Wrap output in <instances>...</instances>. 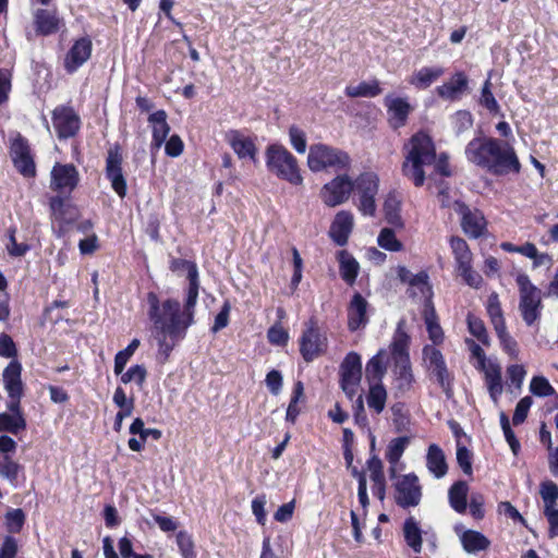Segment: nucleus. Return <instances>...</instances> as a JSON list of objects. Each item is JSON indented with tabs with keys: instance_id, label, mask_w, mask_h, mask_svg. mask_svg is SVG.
Instances as JSON below:
<instances>
[{
	"instance_id": "61",
	"label": "nucleus",
	"mask_w": 558,
	"mask_h": 558,
	"mask_svg": "<svg viewBox=\"0 0 558 558\" xmlns=\"http://www.w3.org/2000/svg\"><path fill=\"white\" fill-rule=\"evenodd\" d=\"M457 462L466 475L472 474V453L464 446H458L457 448Z\"/></svg>"
},
{
	"instance_id": "7",
	"label": "nucleus",
	"mask_w": 558,
	"mask_h": 558,
	"mask_svg": "<svg viewBox=\"0 0 558 558\" xmlns=\"http://www.w3.org/2000/svg\"><path fill=\"white\" fill-rule=\"evenodd\" d=\"M519 288V311L527 326H532L541 318L543 292L534 286L526 274H519L515 278Z\"/></svg>"
},
{
	"instance_id": "8",
	"label": "nucleus",
	"mask_w": 558,
	"mask_h": 558,
	"mask_svg": "<svg viewBox=\"0 0 558 558\" xmlns=\"http://www.w3.org/2000/svg\"><path fill=\"white\" fill-rule=\"evenodd\" d=\"M300 354L307 363L324 355L328 349L327 336L319 328L317 320L312 317L306 322L305 328L300 337Z\"/></svg>"
},
{
	"instance_id": "35",
	"label": "nucleus",
	"mask_w": 558,
	"mask_h": 558,
	"mask_svg": "<svg viewBox=\"0 0 558 558\" xmlns=\"http://www.w3.org/2000/svg\"><path fill=\"white\" fill-rule=\"evenodd\" d=\"M463 549L468 554H476L488 549L490 541L481 532L468 530L460 537Z\"/></svg>"
},
{
	"instance_id": "25",
	"label": "nucleus",
	"mask_w": 558,
	"mask_h": 558,
	"mask_svg": "<svg viewBox=\"0 0 558 558\" xmlns=\"http://www.w3.org/2000/svg\"><path fill=\"white\" fill-rule=\"evenodd\" d=\"M169 268L172 272H181L186 271L189 279V288L186 293L189 294L190 303L194 300V298H198V269L194 262L182 259V258H172L170 260Z\"/></svg>"
},
{
	"instance_id": "56",
	"label": "nucleus",
	"mask_w": 558,
	"mask_h": 558,
	"mask_svg": "<svg viewBox=\"0 0 558 558\" xmlns=\"http://www.w3.org/2000/svg\"><path fill=\"white\" fill-rule=\"evenodd\" d=\"M25 523V513L22 509H12L5 513V526L11 533H19Z\"/></svg>"
},
{
	"instance_id": "63",
	"label": "nucleus",
	"mask_w": 558,
	"mask_h": 558,
	"mask_svg": "<svg viewBox=\"0 0 558 558\" xmlns=\"http://www.w3.org/2000/svg\"><path fill=\"white\" fill-rule=\"evenodd\" d=\"M231 311V304L229 301H225L220 312L215 317V323L211 327L214 333L226 328L229 324V315Z\"/></svg>"
},
{
	"instance_id": "31",
	"label": "nucleus",
	"mask_w": 558,
	"mask_h": 558,
	"mask_svg": "<svg viewBox=\"0 0 558 558\" xmlns=\"http://www.w3.org/2000/svg\"><path fill=\"white\" fill-rule=\"evenodd\" d=\"M148 122L153 129V145L156 148H160L170 133V126L167 122V112L165 110H158L151 113L148 117Z\"/></svg>"
},
{
	"instance_id": "10",
	"label": "nucleus",
	"mask_w": 558,
	"mask_h": 558,
	"mask_svg": "<svg viewBox=\"0 0 558 558\" xmlns=\"http://www.w3.org/2000/svg\"><path fill=\"white\" fill-rule=\"evenodd\" d=\"M353 183L359 197V210L365 216H374L376 213L375 197L379 187L378 175L374 172H364Z\"/></svg>"
},
{
	"instance_id": "40",
	"label": "nucleus",
	"mask_w": 558,
	"mask_h": 558,
	"mask_svg": "<svg viewBox=\"0 0 558 558\" xmlns=\"http://www.w3.org/2000/svg\"><path fill=\"white\" fill-rule=\"evenodd\" d=\"M450 246L454 255L457 270L462 267L472 265V253L468 243L463 239L459 236H452L450 240Z\"/></svg>"
},
{
	"instance_id": "59",
	"label": "nucleus",
	"mask_w": 558,
	"mask_h": 558,
	"mask_svg": "<svg viewBox=\"0 0 558 558\" xmlns=\"http://www.w3.org/2000/svg\"><path fill=\"white\" fill-rule=\"evenodd\" d=\"M289 137L292 147L299 154H304L306 150V135L300 128L292 125L289 129Z\"/></svg>"
},
{
	"instance_id": "38",
	"label": "nucleus",
	"mask_w": 558,
	"mask_h": 558,
	"mask_svg": "<svg viewBox=\"0 0 558 558\" xmlns=\"http://www.w3.org/2000/svg\"><path fill=\"white\" fill-rule=\"evenodd\" d=\"M469 486L464 481L456 482L448 492L449 502L453 510L464 513L468 507Z\"/></svg>"
},
{
	"instance_id": "5",
	"label": "nucleus",
	"mask_w": 558,
	"mask_h": 558,
	"mask_svg": "<svg viewBox=\"0 0 558 558\" xmlns=\"http://www.w3.org/2000/svg\"><path fill=\"white\" fill-rule=\"evenodd\" d=\"M265 155L266 166L276 177L292 185L303 183L298 160L284 146L271 144L267 147Z\"/></svg>"
},
{
	"instance_id": "51",
	"label": "nucleus",
	"mask_w": 558,
	"mask_h": 558,
	"mask_svg": "<svg viewBox=\"0 0 558 558\" xmlns=\"http://www.w3.org/2000/svg\"><path fill=\"white\" fill-rule=\"evenodd\" d=\"M21 470L22 465L15 462L11 456H4L0 460V475L9 480L12 484L17 481Z\"/></svg>"
},
{
	"instance_id": "57",
	"label": "nucleus",
	"mask_w": 558,
	"mask_h": 558,
	"mask_svg": "<svg viewBox=\"0 0 558 558\" xmlns=\"http://www.w3.org/2000/svg\"><path fill=\"white\" fill-rule=\"evenodd\" d=\"M492 83L490 80H486L482 87L480 104L489 110L492 113H497L500 109L495 96L492 93Z\"/></svg>"
},
{
	"instance_id": "33",
	"label": "nucleus",
	"mask_w": 558,
	"mask_h": 558,
	"mask_svg": "<svg viewBox=\"0 0 558 558\" xmlns=\"http://www.w3.org/2000/svg\"><path fill=\"white\" fill-rule=\"evenodd\" d=\"M337 258L339 262V271L341 278L349 286L354 284L360 270L357 260L345 250L338 252Z\"/></svg>"
},
{
	"instance_id": "53",
	"label": "nucleus",
	"mask_w": 558,
	"mask_h": 558,
	"mask_svg": "<svg viewBox=\"0 0 558 558\" xmlns=\"http://www.w3.org/2000/svg\"><path fill=\"white\" fill-rule=\"evenodd\" d=\"M147 377V371L144 365H133L125 373L121 374V381L123 384H129L131 381H135L140 388L143 387Z\"/></svg>"
},
{
	"instance_id": "37",
	"label": "nucleus",
	"mask_w": 558,
	"mask_h": 558,
	"mask_svg": "<svg viewBox=\"0 0 558 558\" xmlns=\"http://www.w3.org/2000/svg\"><path fill=\"white\" fill-rule=\"evenodd\" d=\"M387 372L385 364V351L380 350L366 364L365 375L371 384L383 383V378Z\"/></svg>"
},
{
	"instance_id": "50",
	"label": "nucleus",
	"mask_w": 558,
	"mask_h": 558,
	"mask_svg": "<svg viewBox=\"0 0 558 558\" xmlns=\"http://www.w3.org/2000/svg\"><path fill=\"white\" fill-rule=\"evenodd\" d=\"M539 494L544 501V509L556 507L558 500V485L553 481H544L539 487Z\"/></svg>"
},
{
	"instance_id": "34",
	"label": "nucleus",
	"mask_w": 558,
	"mask_h": 558,
	"mask_svg": "<svg viewBox=\"0 0 558 558\" xmlns=\"http://www.w3.org/2000/svg\"><path fill=\"white\" fill-rule=\"evenodd\" d=\"M407 293L410 298H416L417 295L424 298V304H427L428 301L433 302L434 293L427 271L422 270L413 277Z\"/></svg>"
},
{
	"instance_id": "3",
	"label": "nucleus",
	"mask_w": 558,
	"mask_h": 558,
	"mask_svg": "<svg viewBox=\"0 0 558 558\" xmlns=\"http://www.w3.org/2000/svg\"><path fill=\"white\" fill-rule=\"evenodd\" d=\"M403 150L402 174L420 187L426 179L425 167L436 161V146L428 134L417 132L411 136Z\"/></svg>"
},
{
	"instance_id": "27",
	"label": "nucleus",
	"mask_w": 558,
	"mask_h": 558,
	"mask_svg": "<svg viewBox=\"0 0 558 558\" xmlns=\"http://www.w3.org/2000/svg\"><path fill=\"white\" fill-rule=\"evenodd\" d=\"M227 141L240 159L255 160L257 149L250 137L244 136L240 131L232 130L227 134Z\"/></svg>"
},
{
	"instance_id": "49",
	"label": "nucleus",
	"mask_w": 558,
	"mask_h": 558,
	"mask_svg": "<svg viewBox=\"0 0 558 558\" xmlns=\"http://www.w3.org/2000/svg\"><path fill=\"white\" fill-rule=\"evenodd\" d=\"M140 347V340L133 339L130 344L124 349L119 351L114 356V374L120 375L122 374L126 363L131 359V356L134 354L136 349Z\"/></svg>"
},
{
	"instance_id": "9",
	"label": "nucleus",
	"mask_w": 558,
	"mask_h": 558,
	"mask_svg": "<svg viewBox=\"0 0 558 558\" xmlns=\"http://www.w3.org/2000/svg\"><path fill=\"white\" fill-rule=\"evenodd\" d=\"M22 365L17 360H12L2 373L3 385L8 392L7 413L24 414L21 407V399L24 395V385L21 379Z\"/></svg>"
},
{
	"instance_id": "17",
	"label": "nucleus",
	"mask_w": 558,
	"mask_h": 558,
	"mask_svg": "<svg viewBox=\"0 0 558 558\" xmlns=\"http://www.w3.org/2000/svg\"><path fill=\"white\" fill-rule=\"evenodd\" d=\"M10 153L14 167L25 178L35 177L36 167L26 138L19 134L11 144Z\"/></svg>"
},
{
	"instance_id": "48",
	"label": "nucleus",
	"mask_w": 558,
	"mask_h": 558,
	"mask_svg": "<svg viewBox=\"0 0 558 558\" xmlns=\"http://www.w3.org/2000/svg\"><path fill=\"white\" fill-rule=\"evenodd\" d=\"M466 322L470 333L474 336L484 345H489V336L487 333L484 322L472 314L468 315Z\"/></svg>"
},
{
	"instance_id": "54",
	"label": "nucleus",
	"mask_w": 558,
	"mask_h": 558,
	"mask_svg": "<svg viewBox=\"0 0 558 558\" xmlns=\"http://www.w3.org/2000/svg\"><path fill=\"white\" fill-rule=\"evenodd\" d=\"M392 413V422L397 432H403L408 429L410 424V417L404 409V404L401 402H397L390 408Z\"/></svg>"
},
{
	"instance_id": "28",
	"label": "nucleus",
	"mask_w": 558,
	"mask_h": 558,
	"mask_svg": "<svg viewBox=\"0 0 558 558\" xmlns=\"http://www.w3.org/2000/svg\"><path fill=\"white\" fill-rule=\"evenodd\" d=\"M392 376L398 391L402 393L410 391L415 381L411 361L393 362Z\"/></svg>"
},
{
	"instance_id": "16",
	"label": "nucleus",
	"mask_w": 558,
	"mask_h": 558,
	"mask_svg": "<svg viewBox=\"0 0 558 558\" xmlns=\"http://www.w3.org/2000/svg\"><path fill=\"white\" fill-rule=\"evenodd\" d=\"M52 123L60 140L77 134L81 128L80 116L70 106H58L52 111Z\"/></svg>"
},
{
	"instance_id": "55",
	"label": "nucleus",
	"mask_w": 558,
	"mask_h": 558,
	"mask_svg": "<svg viewBox=\"0 0 558 558\" xmlns=\"http://www.w3.org/2000/svg\"><path fill=\"white\" fill-rule=\"evenodd\" d=\"M530 391L537 397H548L556 393L554 387L544 376H534L532 378Z\"/></svg>"
},
{
	"instance_id": "60",
	"label": "nucleus",
	"mask_w": 558,
	"mask_h": 558,
	"mask_svg": "<svg viewBox=\"0 0 558 558\" xmlns=\"http://www.w3.org/2000/svg\"><path fill=\"white\" fill-rule=\"evenodd\" d=\"M532 403L533 400L531 397H524L517 403L512 416V422L514 425L522 424L525 421Z\"/></svg>"
},
{
	"instance_id": "11",
	"label": "nucleus",
	"mask_w": 558,
	"mask_h": 558,
	"mask_svg": "<svg viewBox=\"0 0 558 558\" xmlns=\"http://www.w3.org/2000/svg\"><path fill=\"white\" fill-rule=\"evenodd\" d=\"M422 355L427 371L436 378L444 392L449 397L452 391L453 377L447 367L442 353L436 347L426 344L422 350Z\"/></svg>"
},
{
	"instance_id": "18",
	"label": "nucleus",
	"mask_w": 558,
	"mask_h": 558,
	"mask_svg": "<svg viewBox=\"0 0 558 558\" xmlns=\"http://www.w3.org/2000/svg\"><path fill=\"white\" fill-rule=\"evenodd\" d=\"M92 40L88 37H82L74 41L64 58V69L69 74L74 73L81 68L92 54Z\"/></svg>"
},
{
	"instance_id": "46",
	"label": "nucleus",
	"mask_w": 558,
	"mask_h": 558,
	"mask_svg": "<svg viewBox=\"0 0 558 558\" xmlns=\"http://www.w3.org/2000/svg\"><path fill=\"white\" fill-rule=\"evenodd\" d=\"M487 313L495 328L506 325L502 308L497 293H492L487 300Z\"/></svg>"
},
{
	"instance_id": "58",
	"label": "nucleus",
	"mask_w": 558,
	"mask_h": 558,
	"mask_svg": "<svg viewBox=\"0 0 558 558\" xmlns=\"http://www.w3.org/2000/svg\"><path fill=\"white\" fill-rule=\"evenodd\" d=\"M177 543L183 558H195L194 543L187 532L180 531L177 534Z\"/></svg>"
},
{
	"instance_id": "64",
	"label": "nucleus",
	"mask_w": 558,
	"mask_h": 558,
	"mask_svg": "<svg viewBox=\"0 0 558 558\" xmlns=\"http://www.w3.org/2000/svg\"><path fill=\"white\" fill-rule=\"evenodd\" d=\"M458 271L466 284L476 289L481 287L483 282L482 276L472 268V265L462 267Z\"/></svg>"
},
{
	"instance_id": "52",
	"label": "nucleus",
	"mask_w": 558,
	"mask_h": 558,
	"mask_svg": "<svg viewBox=\"0 0 558 558\" xmlns=\"http://www.w3.org/2000/svg\"><path fill=\"white\" fill-rule=\"evenodd\" d=\"M378 245L390 252H399L402 250V243L397 239L395 231L384 228L377 239Z\"/></svg>"
},
{
	"instance_id": "26",
	"label": "nucleus",
	"mask_w": 558,
	"mask_h": 558,
	"mask_svg": "<svg viewBox=\"0 0 558 558\" xmlns=\"http://www.w3.org/2000/svg\"><path fill=\"white\" fill-rule=\"evenodd\" d=\"M422 316L424 319V323L426 325V330L428 333L429 340L433 342L432 345H438L444 342L445 335L444 330L439 324V318L436 313L435 306L433 302H429L427 304H424Z\"/></svg>"
},
{
	"instance_id": "20",
	"label": "nucleus",
	"mask_w": 558,
	"mask_h": 558,
	"mask_svg": "<svg viewBox=\"0 0 558 558\" xmlns=\"http://www.w3.org/2000/svg\"><path fill=\"white\" fill-rule=\"evenodd\" d=\"M469 89V78L462 71L456 72L447 82L436 88L438 96L445 100H459Z\"/></svg>"
},
{
	"instance_id": "29",
	"label": "nucleus",
	"mask_w": 558,
	"mask_h": 558,
	"mask_svg": "<svg viewBox=\"0 0 558 558\" xmlns=\"http://www.w3.org/2000/svg\"><path fill=\"white\" fill-rule=\"evenodd\" d=\"M34 19L37 33L44 36L58 32L61 24L56 10L38 9Z\"/></svg>"
},
{
	"instance_id": "12",
	"label": "nucleus",
	"mask_w": 558,
	"mask_h": 558,
	"mask_svg": "<svg viewBox=\"0 0 558 558\" xmlns=\"http://www.w3.org/2000/svg\"><path fill=\"white\" fill-rule=\"evenodd\" d=\"M340 387L345 396L353 400L362 379L361 356L356 352H349L339 366Z\"/></svg>"
},
{
	"instance_id": "4",
	"label": "nucleus",
	"mask_w": 558,
	"mask_h": 558,
	"mask_svg": "<svg viewBox=\"0 0 558 558\" xmlns=\"http://www.w3.org/2000/svg\"><path fill=\"white\" fill-rule=\"evenodd\" d=\"M80 174L72 163H56L51 170V190L59 195L50 199V209L56 219L70 222L74 219L75 208L68 202V196L77 186Z\"/></svg>"
},
{
	"instance_id": "15",
	"label": "nucleus",
	"mask_w": 558,
	"mask_h": 558,
	"mask_svg": "<svg viewBox=\"0 0 558 558\" xmlns=\"http://www.w3.org/2000/svg\"><path fill=\"white\" fill-rule=\"evenodd\" d=\"M353 190L354 183L350 177L340 174L323 186L320 197L327 206L335 207L347 202Z\"/></svg>"
},
{
	"instance_id": "30",
	"label": "nucleus",
	"mask_w": 558,
	"mask_h": 558,
	"mask_svg": "<svg viewBox=\"0 0 558 558\" xmlns=\"http://www.w3.org/2000/svg\"><path fill=\"white\" fill-rule=\"evenodd\" d=\"M404 320L398 323V327L390 344L392 362L410 361V338L403 330Z\"/></svg>"
},
{
	"instance_id": "13",
	"label": "nucleus",
	"mask_w": 558,
	"mask_h": 558,
	"mask_svg": "<svg viewBox=\"0 0 558 558\" xmlns=\"http://www.w3.org/2000/svg\"><path fill=\"white\" fill-rule=\"evenodd\" d=\"M395 501L401 508L416 507L422 499V486L416 474L400 475L393 484Z\"/></svg>"
},
{
	"instance_id": "39",
	"label": "nucleus",
	"mask_w": 558,
	"mask_h": 558,
	"mask_svg": "<svg viewBox=\"0 0 558 558\" xmlns=\"http://www.w3.org/2000/svg\"><path fill=\"white\" fill-rule=\"evenodd\" d=\"M27 423L24 414L0 413V432L19 436L26 430Z\"/></svg>"
},
{
	"instance_id": "21",
	"label": "nucleus",
	"mask_w": 558,
	"mask_h": 558,
	"mask_svg": "<svg viewBox=\"0 0 558 558\" xmlns=\"http://www.w3.org/2000/svg\"><path fill=\"white\" fill-rule=\"evenodd\" d=\"M389 114V123L393 129H399L407 123L408 116L412 110L405 98L387 95L384 99Z\"/></svg>"
},
{
	"instance_id": "36",
	"label": "nucleus",
	"mask_w": 558,
	"mask_h": 558,
	"mask_svg": "<svg viewBox=\"0 0 558 558\" xmlns=\"http://www.w3.org/2000/svg\"><path fill=\"white\" fill-rule=\"evenodd\" d=\"M445 70L441 66H424L413 74L410 78V84L416 88H427L440 76H442Z\"/></svg>"
},
{
	"instance_id": "42",
	"label": "nucleus",
	"mask_w": 558,
	"mask_h": 558,
	"mask_svg": "<svg viewBox=\"0 0 558 558\" xmlns=\"http://www.w3.org/2000/svg\"><path fill=\"white\" fill-rule=\"evenodd\" d=\"M381 93L378 81L361 82L356 86H347L345 95L352 98L355 97H375Z\"/></svg>"
},
{
	"instance_id": "2",
	"label": "nucleus",
	"mask_w": 558,
	"mask_h": 558,
	"mask_svg": "<svg viewBox=\"0 0 558 558\" xmlns=\"http://www.w3.org/2000/svg\"><path fill=\"white\" fill-rule=\"evenodd\" d=\"M465 156L470 162L497 175L518 173L521 168L513 147L494 137L473 138L465 147Z\"/></svg>"
},
{
	"instance_id": "24",
	"label": "nucleus",
	"mask_w": 558,
	"mask_h": 558,
	"mask_svg": "<svg viewBox=\"0 0 558 558\" xmlns=\"http://www.w3.org/2000/svg\"><path fill=\"white\" fill-rule=\"evenodd\" d=\"M353 229V215L350 211H339L329 230V235L333 242L340 246L348 243L349 236Z\"/></svg>"
},
{
	"instance_id": "41",
	"label": "nucleus",
	"mask_w": 558,
	"mask_h": 558,
	"mask_svg": "<svg viewBox=\"0 0 558 558\" xmlns=\"http://www.w3.org/2000/svg\"><path fill=\"white\" fill-rule=\"evenodd\" d=\"M367 405L374 410L376 414L384 411L387 401V390L383 383L369 385L368 395L366 397Z\"/></svg>"
},
{
	"instance_id": "22",
	"label": "nucleus",
	"mask_w": 558,
	"mask_h": 558,
	"mask_svg": "<svg viewBox=\"0 0 558 558\" xmlns=\"http://www.w3.org/2000/svg\"><path fill=\"white\" fill-rule=\"evenodd\" d=\"M368 302L360 294L355 293L348 306V328L350 331H356L368 323L367 317Z\"/></svg>"
},
{
	"instance_id": "43",
	"label": "nucleus",
	"mask_w": 558,
	"mask_h": 558,
	"mask_svg": "<svg viewBox=\"0 0 558 558\" xmlns=\"http://www.w3.org/2000/svg\"><path fill=\"white\" fill-rule=\"evenodd\" d=\"M407 544L415 551L422 550L421 529L413 518L407 519L403 526Z\"/></svg>"
},
{
	"instance_id": "6",
	"label": "nucleus",
	"mask_w": 558,
	"mask_h": 558,
	"mask_svg": "<svg viewBox=\"0 0 558 558\" xmlns=\"http://www.w3.org/2000/svg\"><path fill=\"white\" fill-rule=\"evenodd\" d=\"M307 166L313 172H320L327 169L338 172L350 169L351 158L342 149L318 143L310 147Z\"/></svg>"
},
{
	"instance_id": "23",
	"label": "nucleus",
	"mask_w": 558,
	"mask_h": 558,
	"mask_svg": "<svg viewBox=\"0 0 558 558\" xmlns=\"http://www.w3.org/2000/svg\"><path fill=\"white\" fill-rule=\"evenodd\" d=\"M484 373L485 385L488 395L495 404H498L499 398L504 391L501 366L497 360L480 369Z\"/></svg>"
},
{
	"instance_id": "19",
	"label": "nucleus",
	"mask_w": 558,
	"mask_h": 558,
	"mask_svg": "<svg viewBox=\"0 0 558 558\" xmlns=\"http://www.w3.org/2000/svg\"><path fill=\"white\" fill-rule=\"evenodd\" d=\"M459 213L462 216V229L468 236L477 239L483 235L486 229V220L480 210H471L466 205L459 204Z\"/></svg>"
},
{
	"instance_id": "44",
	"label": "nucleus",
	"mask_w": 558,
	"mask_h": 558,
	"mask_svg": "<svg viewBox=\"0 0 558 558\" xmlns=\"http://www.w3.org/2000/svg\"><path fill=\"white\" fill-rule=\"evenodd\" d=\"M409 442L410 438L407 436L393 438L387 447V461L392 465H397Z\"/></svg>"
},
{
	"instance_id": "32",
	"label": "nucleus",
	"mask_w": 558,
	"mask_h": 558,
	"mask_svg": "<svg viewBox=\"0 0 558 558\" xmlns=\"http://www.w3.org/2000/svg\"><path fill=\"white\" fill-rule=\"evenodd\" d=\"M426 466L436 478L444 477L448 472L445 453L442 449L436 444H432L428 447L426 454Z\"/></svg>"
},
{
	"instance_id": "62",
	"label": "nucleus",
	"mask_w": 558,
	"mask_h": 558,
	"mask_svg": "<svg viewBox=\"0 0 558 558\" xmlns=\"http://www.w3.org/2000/svg\"><path fill=\"white\" fill-rule=\"evenodd\" d=\"M525 374L526 372L522 365L512 364L507 367L510 384L517 389H521Z\"/></svg>"
},
{
	"instance_id": "45",
	"label": "nucleus",
	"mask_w": 558,
	"mask_h": 558,
	"mask_svg": "<svg viewBox=\"0 0 558 558\" xmlns=\"http://www.w3.org/2000/svg\"><path fill=\"white\" fill-rule=\"evenodd\" d=\"M496 335L500 341L502 350L513 360H517L519 356V348L518 342L507 331V326L504 325L501 327L495 328Z\"/></svg>"
},
{
	"instance_id": "14",
	"label": "nucleus",
	"mask_w": 558,
	"mask_h": 558,
	"mask_svg": "<svg viewBox=\"0 0 558 558\" xmlns=\"http://www.w3.org/2000/svg\"><path fill=\"white\" fill-rule=\"evenodd\" d=\"M123 156L121 147L116 144L109 148L106 158V178L119 197L124 198L128 192L126 180L122 171Z\"/></svg>"
},
{
	"instance_id": "1",
	"label": "nucleus",
	"mask_w": 558,
	"mask_h": 558,
	"mask_svg": "<svg viewBox=\"0 0 558 558\" xmlns=\"http://www.w3.org/2000/svg\"><path fill=\"white\" fill-rule=\"evenodd\" d=\"M198 298H194L190 303L189 294L181 311L179 301L167 299L160 302L155 292L147 293L148 311L147 315L153 323L155 338L158 341V351L167 360L177 345L182 340L187 328L194 323V308Z\"/></svg>"
},
{
	"instance_id": "47",
	"label": "nucleus",
	"mask_w": 558,
	"mask_h": 558,
	"mask_svg": "<svg viewBox=\"0 0 558 558\" xmlns=\"http://www.w3.org/2000/svg\"><path fill=\"white\" fill-rule=\"evenodd\" d=\"M385 218L392 226H402L400 202L395 195H389L384 203Z\"/></svg>"
}]
</instances>
